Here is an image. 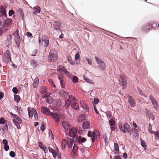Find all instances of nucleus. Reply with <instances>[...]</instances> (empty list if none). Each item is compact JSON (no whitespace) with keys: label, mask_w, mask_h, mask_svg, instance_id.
<instances>
[{"label":"nucleus","mask_w":159,"mask_h":159,"mask_svg":"<svg viewBox=\"0 0 159 159\" xmlns=\"http://www.w3.org/2000/svg\"><path fill=\"white\" fill-rule=\"evenodd\" d=\"M39 38V44L44 47H47L49 44L48 37L46 35H43L41 38Z\"/></svg>","instance_id":"nucleus-1"},{"label":"nucleus","mask_w":159,"mask_h":159,"mask_svg":"<svg viewBox=\"0 0 159 159\" xmlns=\"http://www.w3.org/2000/svg\"><path fill=\"white\" fill-rule=\"evenodd\" d=\"M119 84L123 86L122 89H124L127 86V81L126 77L124 75L121 74L120 75L119 80Z\"/></svg>","instance_id":"nucleus-2"},{"label":"nucleus","mask_w":159,"mask_h":159,"mask_svg":"<svg viewBox=\"0 0 159 159\" xmlns=\"http://www.w3.org/2000/svg\"><path fill=\"white\" fill-rule=\"evenodd\" d=\"M53 28L55 31L58 33L62 32L61 27L62 23L58 20H56L53 23Z\"/></svg>","instance_id":"nucleus-3"},{"label":"nucleus","mask_w":159,"mask_h":159,"mask_svg":"<svg viewBox=\"0 0 159 159\" xmlns=\"http://www.w3.org/2000/svg\"><path fill=\"white\" fill-rule=\"evenodd\" d=\"M15 42L18 48L20 45V38L19 35V31L17 30L13 34Z\"/></svg>","instance_id":"nucleus-4"},{"label":"nucleus","mask_w":159,"mask_h":159,"mask_svg":"<svg viewBox=\"0 0 159 159\" xmlns=\"http://www.w3.org/2000/svg\"><path fill=\"white\" fill-rule=\"evenodd\" d=\"M58 58L57 52H50L48 57V59L49 61L54 62Z\"/></svg>","instance_id":"nucleus-5"},{"label":"nucleus","mask_w":159,"mask_h":159,"mask_svg":"<svg viewBox=\"0 0 159 159\" xmlns=\"http://www.w3.org/2000/svg\"><path fill=\"white\" fill-rule=\"evenodd\" d=\"M95 59L98 65L100 68L102 70H104L106 65L103 61L96 56L95 57Z\"/></svg>","instance_id":"nucleus-6"},{"label":"nucleus","mask_w":159,"mask_h":159,"mask_svg":"<svg viewBox=\"0 0 159 159\" xmlns=\"http://www.w3.org/2000/svg\"><path fill=\"white\" fill-rule=\"evenodd\" d=\"M6 54L7 57H3V60L6 63H9L10 61H11L10 51L8 50H7L6 51Z\"/></svg>","instance_id":"nucleus-7"},{"label":"nucleus","mask_w":159,"mask_h":159,"mask_svg":"<svg viewBox=\"0 0 159 159\" xmlns=\"http://www.w3.org/2000/svg\"><path fill=\"white\" fill-rule=\"evenodd\" d=\"M41 111L43 114L49 116L52 113L49 109L46 107H41Z\"/></svg>","instance_id":"nucleus-8"},{"label":"nucleus","mask_w":159,"mask_h":159,"mask_svg":"<svg viewBox=\"0 0 159 159\" xmlns=\"http://www.w3.org/2000/svg\"><path fill=\"white\" fill-rule=\"evenodd\" d=\"M151 27V26L149 24H147L142 26L141 29L143 32H147L150 31Z\"/></svg>","instance_id":"nucleus-9"},{"label":"nucleus","mask_w":159,"mask_h":159,"mask_svg":"<svg viewBox=\"0 0 159 159\" xmlns=\"http://www.w3.org/2000/svg\"><path fill=\"white\" fill-rule=\"evenodd\" d=\"M57 70L61 72H64L65 74H69L70 73L66 70L64 66L62 65H59L57 67Z\"/></svg>","instance_id":"nucleus-10"},{"label":"nucleus","mask_w":159,"mask_h":159,"mask_svg":"<svg viewBox=\"0 0 159 159\" xmlns=\"http://www.w3.org/2000/svg\"><path fill=\"white\" fill-rule=\"evenodd\" d=\"M7 122L8 123H6L5 124V125L0 126V130H2L4 132L8 131V125H9V124L10 123L9 121H7Z\"/></svg>","instance_id":"nucleus-11"},{"label":"nucleus","mask_w":159,"mask_h":159,"mask_svg":"<svg viewBox=\"0 0 159 159\" xmlns=\"http://www.w3.org/2000/svg\"><path fill=\"white\" fill-rule=\"evenodd\" d=\"M129 97L128 102L130 106L132 107H134L136 105V103L133 98L130 96H128Z\"/></svg>","instance_id":"nucleus-12"},{"label":"nucleus","mask_w":159,"mask_h":159,"mask_svg":"<svg viewBox=\"0 0 159 159\" xmlns=\"http://www.w3.org/2000/svg\"><path fill=\"white\" fill-rule=\"evenodd\" d=\"M11 116L14 118L13 120H15L16 121H19L20 124H22V120L18 116L13 114L12 112L11 113Z\"/></svg>","instance_id":"nucleus-13"},{"label":"nucleus","mask_w":159,"mask_h":159,"mask_svg":"<svg viewBox=\"0 0 159 159\" xmlns=\"http://www.w3.org/2000/svg\"><path fill=\"white\" fill-rule=\"evenodd\" d=\"M62 124L64 129L66 130H69L70 127H71V126H70V124L66 121H63Z\"/></svg>","instance_id":"nucleus-14"},{"label":"nucleus","mask_w":159,"mask_h":159,"mask_svg":"<svg viewBox=\"0 0 159 159\" xmlns=\"http://www.w3.org/2000/svg\"><path fill=\"white\" fill-rule=\"evenodd\" d=\"M50 115L55 120L56 122H58L60 121V116L57 114L52 112Z\"/></svg>","instance_id":"nucleus-15"},{"label":"nucleus","mask_w":159,"mask_h":159,"mask_svg":"<svg viewBox=\"0 0 159 159\" xmlns=\"http://www.w3.org/2000/svg\"><path fill=\"white\" fill-rule=\"evenodd\" d=\"M77 130L76 129L74 128H72L70 129H69V136L72 137V136L76 134Z\"/></svg>","instance_id":"nucleus-16"},{"label":"nucleus","mask_w":159,"mask_h":159,"mask_svg":"<svg viewBox=\"0 0 159 159\" xmlns=\"http://www.w3.org/2000/svg\"><path fill=\"white\" fill-rule=\"evenodd\" d=\"M99 131L96 129H94L92 132V137H95L97 139H98L99 138Z\"/></svg>","instance_id":"nucleus-17"},{"label":"nucleus","mask_w":159,"mask_h":159,"mask_svg":"<svg viewBox=\"0 0 159 159\" xmlns=\"http://www.w3.org/2000/svg\"><path fill=\"white\" fill-rule=\"evenodd\" d=\"M34 110H36L34 108H30V107L28 108V112L29 116L30 118H31L33 116L34 114L35 113Z\"/></svg>","instance_id":"nucleus-18"},{"label":"nucleus","mask_w":159,"mask_h":159,"mask_svg":"<svg viewBox=\"0 0 159 159\" xmlns=\"http://www.w3.org/2000/svg\"><path fill=\"white\" fill-rule=\"evenodd\" d=\"M58 93L59 95L62 97H66L68 96L69 94L63 90L59 91Z\"/></svg>","instance_id":"nucleus-19"},{"label":"nucleus","mask_w":159,"mask_h":159,"mask_svg":"<svg viewBox=\"0 0 159 159\" xmlns=\"http://www.w3.org/2000/svg\"><path fill=\"white\" fill-rule=\"evenodd\" d=\"M87 140L86 139L85 137H82L81 136H79L78 138V142L80 144H82Z\"/></svg>","instance_id":"nucleus-20"},{"label":"nucleus","mask_w":159,"mask_h":159,"mask_svg":"<svg viewBox=\"0 0 159 159\" xmlns=\"http://www.w3.org/2000/svg\"><path fill=\"white\" fill-rule=\"evenodd\" d=\"M33 9L34 11V15H36L38 13H39L41 11L40 8L39 6H36L34 7Z\"/></svg>","instance_id":"nucleus-21"},{"label":"nucleus","mask_w":159,"mask_h":159,"mask_svg":"<svg viewBox=\"0 0 159 159\" xmlns=\"http://www.w3.org/2000/svg\"><path fill=\"white\" fill-rule=\"evenodd\" d=\"M80 104L82 107L86 109L87 111H89V107H88L87 105L86 104L85 102L81 100L80 101Z\"/></svg>","instance_id":"nucleus-22"},{"label":"nucleus","mask_w":159,"mask_h":159,"mask_svg":"<svg viewBox=\"0 0 159 159\" xmlns=\"http://www.w3.org/2000/svg\"><path fill=\"white\" fill-rule=\"evenodd\" d=\"M90 124L88 122L84 121L82 124V127L84 129H89Z\"/></svg>","instance_id":"nucleus-23"},{"label":"nucleus","mask_w":159,"mask_h":159,"mask_svg":"<svg viewBox=\"0 0 159 159\" xmlns=\"http://www.w3.org/2000/svg\"><path fill=\"white\" fill-rule=\"evenodd\" d=\"M146 112L148 114V116L149 117V120H153L154 119L155 117L153 115L151 114L150 111L147 109H146Z\"/></svg>","instance_id":"nucleus-24"},{"label":"nucleus","mask_w":159,"mask_h":159,"mask_svg":"<svg viewBox=\"0 0 159 159\" xmlns=\"http://www.w3.org/2000/svg\"><path fill=\"white\" fill-rule=\"evenodd\" d=\"M17 11L19 14V17H21L22 18V19L23 20V19L24 17V14L23 13V10H22V9L20 8H19V9H18Z\"/></svg>","instance_id":"nucleus-25"},{"label":"nucleus","mask_w":159,"mask_h":159,"mask_svg":"<svg viewBox=\"0 0 159 159\" xmlns=\"http://www.w3.org/2000/svg\"><path fill=\"white\" fill-rule=\"evenodd\" d=\"M71 107L73 108L75 110H77L79 108L78 104L75 102L72 103L71 104Z\"/></svg>","instance_id":"nucleus-26"},{"label":"nucleus","mask_w":159,"mask_h":159,"mask_svg":"<svg viewBox=\"0 0 159 159\" xmlns=\"http://www.w3.org/2000/svg\"><path fill=\"white\" fill-rule=\"evenodd\" d=\"M39 83V78L38 77H37L35 79L33 83V87L34 88H36L38 85Z\"/></svg>","instance_id":"nucleus-27"},{"label":"nucleus","mask_w":159,"mask_h":159,"mask_svg":"<svg viewBox=\"0 0 159 159\" xmlns=\"http://www.w3.org/2000/svg\"><path fill=\"white\" fill-rule=\"evenodd\" d=\"M46 102L49 104H51L53 103L54 100L53 98L50 96L47 98L46 100Z\"/></svg>","instance_id":"nucleus-28"},{"label":"nucleus","mask_w":159,"mask_h":159,"mask_svg":"<svg viewBox=\"0 0 159 159\" xmlns=\"http://www.w3.org/2000/svg\"><path fill=\"white\" fill-rule=\"evenodd\" d=\"M115 152L116 154H118L119 153V148L118 144L115 143L114 145Z\"/></svg>","instance_id":"nucleus-29"},{"label":"nucleus","mask_w":159,"mask_h":159,"mask_svg":"<svg viewBox=\"0 0 159 159\" xmlns=\"http://www.w3.org/2000/svg\"><path fill=\"white\" fill-rule=\"evenodd\" d=\"M12 23V20L11 19L8 18L5 21V24L7 25H11Z\"/></svg>","instance_id":"nucleus-30"},{"label":"nucleus","mask_w":159,"mask_h":159,"mask_svg":"<svg viewBox=\"0 0 159 159\" xmlns=\"http://www.w3.org/2000/svg\"><path fill=\"white\" fill-rule=\"evenodd\" d=\"M55 103L57 107H60L61 105V102L60 100L59 99H56L55 101Z\"/></svg>","instance_id":"nucleus-31"},{"label":"nucleus","mask_w":159,"mask_h":159,"mask_svg":"<svg viewBox=\"0 0 159 159\" xmlns=\"http://www.w3.org/2000/svg\"><path fill=\"white\" fill-rule=\"evenodd\" d=\"M85 116L84 114H82L79 117V119L77 121H80L85 120Z\"/></svg>","instance_id":"nucleus-32"},{"label":"nucleus","mask_w":159,"mask_h":159,"mask_svg":"<svg viewBox=\"0 0 159 159\" xmlns=\"http://www.w3.org/2000/svg\"><path fill=\"white\" fill-rule=\"evenodd\" d=\"M47 89L44 86H42L41 88L40 92L41 94L47 93Z\"/></svg>","instance_id":"nucleus-33"},{"label":"nucleus","mask_w":159,"mask_h":159,"mask_svg":"<svg viewBox=\"0 0 159 159\" xmlns=\"http://www.w3.org/2000/svg\"><path fill=\"white\" fill-rule=\"evenodd\" d=\"M37 63L38 62L34 59L30 61L31 65L34 68L36 67V64H37Z\"/></svg>","instance_id":"nucleus-34"},{"label":"nucleus","mask_w":159,"mask_h":159,"mask_svg":"<svg viewBox=\"0 0 159 159\" xmlns=\"http://www.w3.org/2000/svg\"><path fill=\"white\" fill-rule=\"evenodd\" d=\"M14 101L16 103H18L20 100V97L19 95H14Z\"/></svg>","instance_id":"nucleus-35"},{"label":"nucleus","mask_w":159,"mask_h":159,"mask_svg":"<svg viewBox=\"0 0 159 159\" xmlns=\"http://www.w3.org/2000/svg\"><path fill=\"white\" fill-rule=\"evenodd\" d=\"M78 148L77 145L76 144H74L72 149V152L73 154L75 155L76 154V152L78 150Z\"/></svg>","instance_id":"nucleus-36"},{"label":"nucleus","mask_w":159,"mask_h":159,"mask_svg":"<svg viewBox=\"0 0 159 159\" xmlns=\"http://www.w3.org/2000/svg\"><path fill=\"white\" fill-rule=\"evenodd\" d=\"M67 60L68 62L72 65H74L75 63V61L72 60L71 57L70 56H68Z\"/></svg>","instance_id":"nucleus-37"},{"label":"nucleus","mask_w":159,"mask_h":159,"mask_svg":"<svg viewBox=\"0 0 159 159\" xmlns=\"http://www.w3.org/2000/svg\"><path fill=\"white\" fill-rule=\"evenodd\" d=\"M13 121L14 124L16 126L17 129H21L19 122H18V121H16L15 120H13Z\"/></svg>","instance_id":"nucleus-38"},{"label":"nucleus","mask_w":159,"mask_h":159,"mask_svg":"<svg viewBox=\"0 0 159 159\" xmlns=\"http://www.w3.org/2000/svg\"><path fill=\"white\" fill-rule=\"evenodd\" d=\"M6 123H8L7 121V122L4 118L3 117H1L0 118V124L1 125H5Z\"/></svg>","instance_id":"nucleus-39"},{"label":"nucleus","mask_w":159,"mask_h":159,"mask_svg":"<svg viewBox=\"0 0 159 159\" xmlns=\"http://www.w3.org/2000/svg\"><path fill=\"white\" fill-rule=\"evenodd\" d=\"M151 26V28H155L157 27V23L155 22H151L149 24Z\"/></svg>","instance_id":"nucleus-40"},{"label":"nucleus","mask_w":159,"mask_h":159,"mask_svg":"<svg viewBox=\"0 0 159 159\" xmlns=\"http://www.w3.org/2000/svg\"><path fill=\"white\" fill-rule=\"evenodd\" d=\"M66 144V140L65 139H63L61 141V146H62V149H64L65 148Z\"/></svg>","instance_id":"nucleus-41"},{"label":"nucleus","mask_w":159,"mask_h":159,"mask_svg":"<svg viewBox=\"0 0 159 159\" xmlns=\"http://www.w3.org/2000/svg\"><path fill=\"white\" fill-rule=\"evenodd\" d=\"M72 81L73 83H77L78 81V79L76 76H74L72 77Z\"/></svg>","instance_id":"nucleus-42"},{"label":"nucleus","mask_w":159,"mask_h":159,"mask_svg":"<svg viewBox=\"0 0 159 159\" xmlns=\"http://www.w3.org/2000/svg\"><path fill=\"white\" fill-rule=\"evenodd\" d=\"M124 129L126 130H128L130 128L129 125L127 123H125L123 125Z\"/></svg>","instance_id":"nucleus-43"},{"label":"nucleus","mask_w":159,"mask_h":159,"mask_svg":"<svg viewBox=\"0 0 159 159\" xmlns=\"http://www.w3.org/2000/svg\"><path fill=\"white\" fill-rule=\"evenodd\" d=\"M103 137L104 139L105 144L106 145L107 144L108 145V141H107V140H108V139H107V136L106 134H103Z\"/></svg>","instance_id":"nucleus-44"},{"label":"nucleus","mask_w":159,"mask_h":159,"mask_svg":"<svg viewBox=\"0 0 159 159\" xmlns=\"http://www.w3.org/2000/svg\"><path fill=\"white\" fill-rule=\"evenodd\" d=\"M153 133L154 134L156 139H159V132L157 131L153 132Z\"/></svg>","instance_id":"nucleus-45"},{"label":"nucleus","mask_w":159,"mask_h":159,"mask_svg":"<svg viewBox=\"0 0 159 159\" xmlns=\"http://www.w3.org/2000/svg\"><path fill=\"white\" fill-rule=\"evenodd\" d=\"M141 144L143 148H145L146 147L147 145L145 142L141 139Z\"/></svg>","instance_id":"nucleus-46"},{"label":"nucleus","mask_w":159,"mask_h":159,"mask_svg":"<svg viewBox=\"0 0 159 159\" xmlns=\"http://www.w3.org/2000/svg\"><path fill=\"white\" fill-rule=\"evenodd\" d=\"M71 101L67 99L66 100L65 102V106H66V107H69V106L70 105H71Z\"/></svg>","instance_id":"nucleus-47"},{"label":"nucleus","mask_w":159,"mask_h":159,"mask_svg":"<svg viewBox=\"0 0 159 159\" xmlns=\"http://www.w3.org/2000/svg\"><path fill=\"white\" fill-rule=\"evenodd\" d=\"M12 91V92L15 94H17L18 93V91L17 88L16 87H14L13 88Z\"/></svg>","instance_id":"nucleus-48"},{"label":"nucleus","mask_w":159,"mask_h":159,"mask_svg":"<svg viewBox=\"0 0 159 159\" xmlns=\"http://www.w3.org/2000/svg\"><path fill=\"white\" fill-rule=\"evenodd\" d=\"M48 81L50 83V84H51V86L53 87L54 88L56 87L55 85L54 84L52 80H51V79L48 80Z\"/></svg>","instance_id":"nucleus-49"},{"label":"nucleus","mask_w":159,"mask_h":159,"mask_svg":"<svg viewBox=\"0 0 159 159\" xmlns=\"http://www.w3.org/2000/svg\"><path fill=\"white\" fill-rule=\"evenodd\" d=\"M9 155L11 157L13 158L15 157L16 154L14 151H11L9 153Z\"/></svg>","instance_id":"nucleus-50"},{"label":"nucleus","mask_w":159,"mask_h":159,"mask_svg":"<svg viewBox=\"0 0 159 159\" xmlns=\"http://www.w3.org/2000/svg\"><path fill=\"white\" fill-rule=\"evenodd\" d=\"M34 112H35V113H34V118L36 120H38V115L37 113V112L36 110H34Z\"/></svg>","instance_id":"nucleus-51"},{"label":"nucleus","mask_w":159,"mask_h":159,"mask_svg":"<svg viewBox=\"0 0 159 159\" xmlns=\"http://www.w3.org/2000/svg\"><path fill=\"white\" fill-rule=\"evenodd\" d=\"M69 99L70 100H74L75 102L77 101V100L75 98V97H73L71 95H70L69 96Z\"/></svg>","instance_id":"nucleus-52"},{"label":"nucleus","mask_w":159,"mask_h":159,"mask_svg":"<svg viewBox=\"0 0 159 159\" xmlns=\"http://www.w3.org/2000/svg\"><path fill=\"white\" fill-rule=\"evenodd\" d=\"M42 125L40 127V130L43 132L44 131L45 129V125L42 122Z\"/></svg>","instance_id":"nucleus-53"},{"label":"nucleus","mask_w":159,"mask_h":159,"mask_svg":"<svg viewBox=\"0 0 159 159\" xmlns=\"http://www.w3.org/2000/svg\"><path fill=\"white\" fill-rule=\"evenodd\" d=\"M75 60H78V59H80V55L79 52H77L75 56Z\"/></svg>","instance_id":"nucleus-54"},{"label":"nucleus","mask_w":159,"mask_h":159,"mask_svg":"<svg viewBox=\"0 0 159 159\" xmlns=\"http://www.w3.org/2000/svg\"><path fill=\"white\" fill-rule=\"evenodd\" d=\"M14 14V11L13 10H10L8 12L9 16H12Z\"/></svg>","instance_id":"nucleus-55"},{"label":"nucleus","mask_w":159,"mask_h":159,"mask_svg":"<svg viewBox=\"0 0 159 159\" xmlns=\"http://www.w3.org/2000/svg\"><path fill=\"white\" fill-rule=\"evenodd\" d=\"M0 9V11H3V12L4 13L6 14V11L5 10V8L2 5L1 6Z\"/></svg>","instance_id":"nucleus-56"},{"label":"nucleus","mask_w":159,"mask_h":159,"mask_svg":"<svg viewBox=\"0 0 159 159\" xmlns=\"http://www.w3.org/2000/svg\"><path fill=\"white\" fill-rule=\"evenodd\" d=\"M148 130V131L151 133H153V132H155L152 130V127L150 124H149Z\"/></svg>","instance_id":"nucleus-57"},{"label":"nucleus","mask_w":159,"mask_h":159,"mask_svg":"<svg viewBox=\"0 0 159 159\" xmlns=\"http://www.w3.org/2000/svg\"><path fill=\"white\" fill-rule=\"evenodd\" d=\"M115 121L112 119L110 120V125H115Z\"/></svg>","instance_id":"nucleus-58"},{"label":"nucleus","mask_w":159,"mask_h":159,"mask_svg":"<svg viewBox=\"0 0 159 159\" xmlns=\"http://www.w3.org/2000/svg\"><path fill=\"white\" fill-rule=\"evenodd\" d=\"M84 58L85 59V60H86V61H87L88 64H90V65L92 64V62L91 60H90L87 57H84Z\"/></svg>","instance_id":"nucleus-59"},{"label":"nucleus","mask_w":159,"mask_h":159,"mask_svg":"<svg viewBox=\"0 0 159 159\" xmlns=\"http://www.w3.org/2000/svg\"><path fill=\"white\" fill-rule=\"evenodd\" d=\"M43 151H44L45 153H46L48 152V149L47 147H45L44 145V146L42 148H41Z\"/></svg>","instance_id":"nucleus-60"},{"label":"nucleus","mask_w":159,"mask_h":159,"mask_svg":"<svg viewBox=\"0 0 159 159\" xmlns=\"http://www.w3.org/2000/svg\"><path fill=\"white\" fill-rule=\"evenodd\" d=\"M73 141H71L70 142H68V147L69 148H71L73 145Z\"/></svg>","instance_id":"nucleus-61"},{"label":"nucleus","mask_w":159,"mask_h":159,"mask_svg":"<svg viewBox=\"0 0 159 159\" xmlns=\"http://www.w3.org/2000/svg\"><path fill=\"white\" fill-rule=\"evenodd\" d=\"M138 91L141 95H143L145 97H147L146 95H145V94L143 93V92L142 91V90L141 89H139Z\"/></svg>","instance_id":"nucleus-62"},{"label":"nucleus","mask_w":159,"mask_h":159,"mask_svg":"<svg viewBox=\"0 0 159 159\" xmlns=\"http://www.w3.org/2000/svg\"><path fill=\"white\" fill-rule=\"evenodd\" d=\"M38 146L41 148L43 147L44 146V145L43 144L42 142L40 141L38 143Z\"/></svg>","instance_id":"nucleus-63"},{"label":"nucleus","mask_w":159,"mask_h":159,"mask_svg":"<svg viewBox=\"0 0 159 159\" xmlns=\"http://www.w3.org/2000/svg\"><path fill=\"white\" fill-rule=\"evenodd\" d=\"M48 148L49 152L52 153L56 152L54 149H53L52 148H50L49 147H48Z\"/></svg>","instance_id":"nucleus-64"}]
</instances>
